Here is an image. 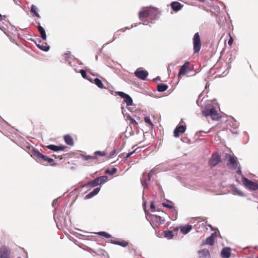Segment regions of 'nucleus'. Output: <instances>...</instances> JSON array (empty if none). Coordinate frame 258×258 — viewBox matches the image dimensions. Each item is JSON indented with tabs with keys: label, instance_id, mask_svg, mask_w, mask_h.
Segmentation results:
<instances>
[{
	"label": "nucleus",
	"instance_id": "13",
	"mask_svg": "<svg viewBox=\"0 0 258 258\" xmlns=\"http://www.w3.org/2000/svg\"><path fill=\"white\" fill-rule=\"evenodd\" d=\"M200 258H211L210 252L208 249H203L198 252Z\"/></svg>",
	"mask_w": 258,
	"mask_h": 258
},
{
	"label": "nucleus",
	"instance_id": "6",
	"mask_svg": "<svg viewBox=\"0 0 258 258\" xmlns=\"http://www.w3.org/2000/svg\"><path fill=\"white\" fill-rule=\"evenodd\" d=\"M221 162V156L217 153L212 155L209 160V164L212 167H214Z\"/></svg>",
	"mask_w": 258,
	"mask_h": 258
},
{
	"label": "nucleus",
	"instance_id": "14",
	"mask_svg": "<svg viewBox=\"0 0 258 258\" xmlns=\"http://www.w3.org/2000/svg\"><path fill=\"white\" fill-rule=\"evenodd\" d=\"M170 6L171 9L175 12H178L183 7L182 5L178 2H172Z\"/></svg>",
	"mask_w": 258,
	"mask_h": 258
},
{
	"label": "nucleus",
	"instance_id": "62",
	"mask_svg": "<svg viewBox=\"0 0 258 258\" xmlns=\"http://www.w3.org/2000/svg\"><path fill=\"white\" fill-rule=\"evenodd\" d=\"M3 20V16L0 13V21H2Z\"/></svg>",
	"mask_w": 258,
	"mask_h": 258
},
{
	"label": "nucleus",
	"instance_id": "7",
	"mask_svg": "<svg viewBox=\"0 0 258 258\" xmlns=\"http://www.w3.org/2000/svg\"><path fill=\"white\" fill-rule=\"evenodd\" d=\"M11 253L9 247L2 246L0 249V258H10Z\"/></svg>",
	"mask_w": 258,
	"mask_h": 258
},
{
	"label": "nucleus",
	"instance_id": "38",
	"mask_svg": "<svg viewBox=\"0 0 258 258\" xmlns=\"http://www.w3.org/2000/svg\"><path fill=\"white\" fill-rule=\"evenodd\" d=\"M229 161L230 163L232 165H233L236 163V160L235 157L233 156H230L229 159Z\"/></svg>",
	"mask_w": 258,
	"mask_h": 258
},
{
	"label": "nucleus",
	"instance_id": "48",
	"mask_svg": "<svg viewBox=\"0 0 258 258\" xmlns=\"http://www.w3.org/2000/svg\"><path fill=\"white\" fill-rule=\"evenodd\" d=\"M202 96H203L202 93H201L199 95L198 99L197 100V104H198V106H200L199 102L200 100L201 99V98L202 97ZM202 99H203V98H202Z\"/></svg>",
	"mask_w": 258,
	"mask_h": 258
},
{
	"label": "nucleus",
	"instance_id": "41",
	"mask_svg": "<svg viewBox=\"0 0 258 258\" xmlns=\"http://www.w3.org/2000/svg\"><path fill=\"white\" fill-rule=\"evenodd\" d=\"M95 155L94 156H96V155H99L100 156H104L105 155L106 153L105 152H101V151H96L95 153Z\"/></svg>",
	"mask_w": 258,
	"mask_h": 258
},
{
	"label": "nucleus",
	"instance_id": "28",
	"mask_svg": "<svg viewBox=\"0 0 258 258\" xmlns=\"http://www.w3.org/2000/svg\"><path fill=\"white\" fill-rule=\"evenodd\" d=\"M41 160H43V161H46L48 163L50 164L51 165H55V164L54 163V160L53 159L49 158L47 157L46 155H43L42 159Z\"/></svg>",
	"mask_w": 258,
	"mask_h": 258
},
{
	"label": "nucleus",
	"instance_id": "42",
	"mask_svg": "<svg viewBox=\"0 0 258 258\" xmlns=\"http://www.w3.org/2000/svg\"><path fill=\"white\" fill-rule=\"evenodd\" d=\"M58 199L57 198L53 200V201L52 203V206L54 208H55V207L58 205Z\"/></svg>",
	"mask_w": 258,
	"mask_h": 258
},
{
	"label": "nucleus",
	"instance_id": "12",
	"mask_svg": "<svg viewBox=\"0 0 258 258\" xmlns=\"http://www.w3.org/2000/svg\"><path fill=\"white\" fill-rule=\"evenodd\" d=\"M189 65V62L188 61H186L179 69L178 72V77L181 75H184L185 73L188 72V67Z\"/></svg>",
	"mask_w": 258,
	"mask_h": 258
},
{
	"label": "nucleus",
	"instance_id": "60",
	"mask_svg": "<svg viewBox=\"0 0 258 258\" xmlns=\"http://www.w3.org/2000/svg\"><path fill=\"white\" fill-rule=\"evenodd\" d=\"M115 35H116V33H115V34L113 37L112 41L115 40L116 39V38H117V37L115 36Z\"/></svg>",
	"mask_w": 258,
	"mask_h": 258
},
{
	"label": "nucleus",
	"instance_id": "56",
	"mask_svg": "<svg viewBox=\"0 0 258 258\" xmlns=\"http://www.w3.org/2000/svg\"><path fill=\"white\" fill-rule=\"evenodd\" d=\"M86 79L89 80L90 82H93V80L91 77H87V78H86Z\"/></svg>",
	"mask_w": 258,
	"mask_h": 258
},
{
	"label": "nucleus",
	"instance_id": "35",
	"mask_svg": "<svg viewBox=\"0 0 258 258\" xmlns=\"http://www.w3.org/2000/svg\"><path fill=\"white\" fill-rule=\"evenodd\" d=\"M230 125L234 128H236L238 126L239 123L233 118L232 120L230 121Z\"/></svg>",
	"mask_w": 258,
	"mask_h": 258
},
{
	"label": "nucleus",
	"instance_id": "59",
	"mask_svg": "<svg viewBox=\"0 0 258 258\" xmlns=\"http://www.w3.org/2000/svg\"><path fill=\"white\" fill-rule=\"evenodd\" d=\"M166 201L168 203H169V204H171L172 205H174L173 203L170 201V200H166Z\"/></svg>",
	"mask_w": 258,
	"mask_h": 258
},
{
	"label": "nucleus",
	"instance_id": "5",
	"mask_svg": "<svg viewBox=\"0 0 258 258\" xmlns=\"http://www.w3.org/2000/svg\"><path fill=\"white\" fill-rule=\"evenodd\" d=\"M134 74L137 78L142 80H145L148 76V72L140 68L135 72Z\"/></svg>",
	"mask_w": 258,
	"mask_h": 258
},
{
	"label": "nucleus",
	"instance_id": "17",
	"mask_svg": "<svg viewBox=\"0 0 258 258\" xmlns=\"http://www.w3.org/2000/svg\"><path fill=\"white\" fill-rule=\"evenodd\" d=\"M38 44H36V46L38 48H39L41 50L47 52L50 49V46L47 44L46 43H45V45L43 44H40V42L41 40L40 39H38Z\"/></svg>",
	"mask_w": 258,
	"mask_h": 258
},
{
	"label": "nucleus",
	"instance_id": "21",
	"mask_svg": "<svg viewBox=\"0 0 258 258\" xmlns=\"http://www.w3.org/2000/svg\"><path fill=\"white\" fill-rule=\"evenodd\" d=\"M99 185V181H98V180L96 178L88 182L87 183H86L84 186L85 187H95L96 186H97Z\"/></svg>",
	"mask_w": 258,
	"mask_h": 258
},
{
	"label": "nucleus",
	"instance_id": "46",
	"mask_svg": "<svg viewBox=\"0 0 258 258\" xmlns=\"http://www.w3.org/2000/svg\"><path fill=\"white\" fill-rule=\"evenodd\" d=\"M236 172H237L238 174H239V175H241V177H242V175H242V171H241V169L240 166L238 167V168H237V170H236Z\"/></svg>",
	"mask_w": 258,
	"mask_h": 258
},
{
	"label": "nucleus",
	"instance_id": "53",
	"mask_svg": "<svg viewBox=\"0 0 258 258\" xmlns=\"http://www.w3.org/2000/svg\"><path fill=\"white\" fill-rule=\"evenodd\" d=\"M232 43H233V39L231 37H230V38L229 39V40L228 41V44L229 45H231Z\"/></svg>",
	"mask_w": 258,
	"mask_h": 258
},
{
	"label": "nucleus",
	"instance_id": "49",
	"mask_svg": "<svg viewBox=\"0 0 258 258\" xmlns=\"http://www.w3.org/2000/svg\"><path fill=\"white\" fill-rule=\"evenodd\" d=\"M150 209L152 210V212H154L155 211V206L153 202H152L150 204Z\"/></svg>",
	"mask_w": 258,
	"mask_h": 258
},
{
	"label": "nucleus",
	"instance_id": "30",
	"mask_svg": "<svg viewBox=\"0 0 258 258\" xmlns=\"http://www.w3.org/2000/svg\"><path fill=\"white\" fill-rule=\"evenodd\" d=\"M96 234L98 235L105 237L106 238H110L111 237V235L105 231H100L96 233Z\"/></svg>",
	"mask_w": 258,
	"mask_h": 258
},
{
	"label": "nucleus",
	"instance_id": "64",
	"mask_svg": "<svg viewBox=\"0 0 258 258\" xmlns=\"http://www.w3.org/2000/svg\"><path fill=\"white\" fill-rule=\"evenodd\" d=\"M34 43L36 44H38V40H36V41H34Z\"/></svg>",
	"mask_w": 258,
	"mask_h": 258
},
{
	"label": "nucleus",
	"instance_id": "63",
	"mask_svg": "<svg viewBox=\"0 0 258 258\" xmlns=\"http://www.w3.org/2000/svg\"><path fill=\"white\" fill-rule=\"evenodd\" d=\"M128 128H130L131 131L132 130V127H131V126H130V127H128V126H127L125 132H127V130Z\"/></svg>",
	"mask_w": 258,
	"mask_h": 258
},
{
	"label": "nucleus",
	"instance_id": "58",
	"mask_svg": "<svg viewBox=\"0 0 258 258\" xmlns=\"http://www.w3.org/2000/svg\"><path fill=\"white\" fill-rule=\"evenodd\" d=\"M70 54H71V52H70V51H68L67 52H66V53L64 54V55L66 56H68V55H70Z\"/></svg>",
	"mask_w": 258,
	"mask_h": 258
},
{
	"label": "nucleus",
	"instance_id": "55",
	"mask_svg": "<svg viewBox=\"0 0 258 258\" xmlns=\"http://www.w3.org/2000/svg\"><path fill=\"white\" fill-rule=\"evenodd\" d=\"M116 153V151L115 150H113L110 154V156H113Z\"/></svg>",
	"mask_w": 258,
	"mask_h": 258
},
{
	"label": "nucleus",
	"instance_id": "19",
	"mask_svg": "<svg viewBox=\"0 0 258 258\" xmlns=\"http://www.w3.org/2000/svg\"><path fill=\"white\" fill-rule=\"evenodd\" d=\"M38 30L39 31V32L41 35V37L42 40H46L47 38V36L46 34L45 31L44 29L43 28L42 26H41L40 24L37 26Z\"/></svg>",
	"mask_w": 258,
	"mask_h": 258
},
{
	"label": "nucleus",
	"instance_id": "26",
	"mask_svg": "<svg viewBox=\"0 0 258 258\" xmlns=\"http://www.w3.org/2000/svg\"><path fill=\"white\" fill-rule=\"evenodd\" d=\"M37 11H38L37 8L35 6H34L33 5L31 6V9H30L31 13H32L34 15V16H36V17H37L38 18H40V16L38 13Z\"/></svg>",
	"mask_w": 258,
	"mask_h": 258
},
{
	"label": "nucleus",
	"instance_id": "32",
	"mask_svg": "<svg viewBox=\"0 0 258 258\" xmlns=\"http://www.w3.org/2000/svg\"><path fill=\"white\" fill-rule=\"evenodd\" d=\"M164 237L168 239H171L173 237V234L172 231H165L164 232Z\"/></svg>",
	"mask_w": 258,
	"mask_h": 258
},
{
	"label": "nucleus",
	"instance_id": "50",
	"mask_svg": "<svg viewBox=\"0 0 258 258\" xmlns=\"http://www.w3.org/2000/svg\"><path fill=\"white\" fill-rule=\"evenodd\" d=\"M217 234L216 232H214L212 233L210 235L211 237L213 238V239H215V238L217 237Z\"/></svg>",
	"mask_w": 258,
	"mask_h": 258
},
{
	"label": "nucleus",
	"instance_id": "10",
	"mask_svg": "<svg viewBox=\"0 0 258 258\" xmlns=\"http://www.w3.org/2000/svg\"><path fill=\"white\" fill-rule=\"evenodd\" d=\"M231 248L225 247L221 251V256L222 258H229L231 255Z\"/></svg>",
	"mask_w": 258,
	"mask_h": 258
},
{
	"label": "nucleus",
	"instance_id": "22",
	"mask_svg": "<svg viewBox=\"0 0 258 258\" xmlns=\"http://www.w3.org/2000/svg\"><path fill=\"white\" fill-rule=\"evenodd\" d=\"M191 226L190 225H187L183 226H182L180 229V231L183 234H187L191 229Z\"/></svg>",
	"mask_w": 258,
	"mask_h": 258
},
{
	"label": "nucleus",
	"instance_id": "25",
	"mask_svg": "<svg viewBox=\"0 0 258 258\" xmlns=\"http://www.w3.org/2000/svg\"><path fill=\"white\" fill-rule=\"evenodd\" d=\"M93 82L98 88L101 89H106L102 81L99 78H95L93 80Z\"/></svg>",
	"mask_w": 258,
	"mask_h": 258
},
{
	"label": "nucleus",
	"instance_id": "29",
	"mask_svg": "<svg viewBox=\"0 0 258 258\" xmlns=\"http://www.w3.org/2000/svg\"><path fill=\"white\" fill-rule=\"evenodd\" d=\"M214 244V239L210 236L208 237L205 241L203 242V244H209L210 245H213Z\"/></svg>",
	"mask_w": 258,
	"mask_h": 258
},
{
	"label": "nucleus",
	"instance_id": "34",
	"mask_svg": "<svg viewBox=\"0 0 258 258\" xmlns=\"http://www.w3.org/2000/svg\"><path fill=\"white\" fill-rule=\"evenodd\" d=\"M46 148L49 150H51L54 152H58V146L55 145H49L47 146Z\"/></svg>",
	"mask_w": 258,
	"mask_h": 258
},
{
	"label": "nucleus",
	"instance_id": "15",
	"mask_svg": "<svg viewBox=\"0 0 258 258\" xmlns=\"http://www.w3.org/2000/svg\"><path fill=\"white\" fill-rule=\"evenodd\" d=\"M150 15V12L148 10L141 11L139 12V17L141 21H144L145 18H148Z\"/></svg>",
	"mask_w": 258,
	"mask_h": 258
},
{
	"label": "nucleus",
	"instance_id": "20",
	"mask_svg": "<svg viewBox=\"0 0 258 258\" xmlns=\"http://www.w3.org/2000/svg\"><path fill=\"white\" fill-rule=\"evenodd\" d=\"M64 142L66 143L69 146H73L74 142L73 139L69 135H66L63 137Z\"/></svg>",
	"mask_w": 258,
	"mask_h": 258
},
{
	"label": "nucleus",
	"instance_id": "9",
	"mask_svg": "<svg viewBox=\"0 0 258 258\" xmlns=\"http://www.w3.org/2000/svg\"><path fill=\"white\" fill-rule=\"evenodd\" d=\"M186 130L185 125H180L176 126L174 130V136L175 138H178L179 136V133H183Z\"/></svg>",
	"mask_w": 258,
	"mask_h": 258
},
{
	"label": "nucleus",
	"instance_id": "45",
	"mask_svg": "<svg viewBox=\"0 0 258 258\" xmlns=\"http://www.w3.org/2000/svg\"><path fill=\"white\" fill-rule=\"evenodd\" d=\"M121 112H122V113L123 114V115H124V116H125V113H127L126 112V110L125 109H124V105L123 103H122L121 105Z\"/></svg>",
	"mask_w": 258,
	"mask_h": 258
},
{
	"label": "nucleus",
	"instance_id": "39",
	"mask_svg": "<svg viewBox=\"0 0 258 258\" xmlns=\"http://www.w3.org/2000/svg\"><path fill=\"white\" fill-rule=\"evenodd\" d=\"M80 73L82 77L83 78H84V79L87 78L88 76H87V73L85 70L82 69L80 71Z\"/></svg>",
	"mask_w": 258,
	"mask_h": 258
},
{
	"label": "nucleus",
	"instance_id": "57",
	"mask_svg": "<svg viewBox=\"0 0 258 258\" xmlns=\"http://www.w3.org/2000/svg\"><path fill=\"white\" fill-rule=\"evenodd\" d=\"M125 116L128 119L131 117V115H130V114H128V113H125Z\"/></svg>",
	"mask_w": 258,
	"mask_h": 258
},
{
	"label": "nucleus",
	"instance_id": "44",
	"mask_svg": "<svg viewBox=\"0 0 258 258\" xmlns=\"http://www.w3.org/2000/svg\"><path fill=\"white\" fill-rule=\"evenodd\" d=\"M130 28L127 27H124L122 29H121L120 30H118L116 32V35H118L120 34L119 33V32L120 31H121V32H124L125 30H129Z\"/></svg>",
	"mask_w": 258,
	"mask_h": 258
},
{
	"label": "nucleus",
	"instance_id": "16",
	"mask_svg": "<svg viewBox=\"0 0 258 258\" xmlns=\"http://www.w3.org/2000/svg\"><path fill=\"white\" fill-rule=\"evenodd\" d=\"M110 243L113 244L120 245L123 247H126L128 245V242L122 239L120 240H116L112 239L110 240Z\"/></svg>",
	"mask_w": 258,
	"mask_h": 258
},
{
	"label": "nucleus",
	"instance_id": "40",
	"mask_svg": "<svg viewBox=\"0 0 258 258\" xmlns=\"http://www.w3.org/2000/svg\"><path fill=\"white\" fill-rule=\"evenodd\" d=\"M162 206L164 207H166L167 208H168V209H172L174 207V205H172L171 204H166L165 203H163L162 204Z\"/></svg>",
	"mask_w": 258,
	"mask_h": 258
},
{
	"label": "nucleus",
	"instance_id": "36",
	"mask_svg": "<svg viewBox=\"0 0 258 258\" xmlns=\"http://www.w3.org/2000/svg\"><path fill=\"white\" fill-rule=\"evenodd\" d=\"M82 158L85 160H95L96 159L97 157L96 156H90V155H83Z\"/></svg>",
	"mask_w": 258,
	"mask_h": 258
},
{
	"label": "nucleus",
	"instance_id": "8",
	"mask_svg": "<svg viewBox=\"0 0 258 258\" xmlns=\"http://www.w3.org/2000/svg\"><path fill=\"white\" fill-rule=\"evenodd\" d=\"M30 154L33 158L37 161L38 160L42 159L44 155L43 154H41L37 149L34 148L30 151Z\"/></svg>",
	"mask_w": 258,
	"mask_h": 258
},
{
	"label": "nucleus",
	"instance_id": "61",
	"mask_svg": "<svg viewBox=\"0 0 258 258\" xmlns=\"http://www.w3.org/2000/svg\"><path fill=\"white\" fill-rule=\"evenodd\" d=\"M131 135H132V134H131V133H130V134H129L128 136H126V135H125V136H124V137H125L126 138H128V137L131 136Z\"/></svg>",
	"mask_w": 258,
	"mask_h": 258
},
{
	"label": "nucleus",
	"instance_id": "31",
	"mask_svg": "<svg viewBox=\"0 0 258 258\" xmlns=\"http://www.w3.org/2000/svg\"><path fill=\"white\" fill-rule=\"evenodd\" d=\"M97 179L98 180L99 184L100 185L105 182L108 180V176L105 175L100 176L97 177Z\"/></svg>",
	"mask_w": 258,
	"mask_h": 258
},
{
	"label": "nucleus",
	"instance_id": "23",
	"mask_svg": "<svg viewBox=\"0 0 258 258\" xmlns=\"http://www.w3.org/2000/svg\"><path fill=\"white\" fill-rule=\"evenodd\" d=\"M168 89V86L163 83L159 84L157 86V90L159 92H163Z\"/></svg>",
	"mask_w": 258,
	"mask_h": 258
},
{
	"label": "nucleus",
	"instance_id": "1",
	"mask_svg": "<svg viewBox=\"0 0 258 258\" xmlns=\"http://www.w3.org/2000/svg\"><path fill=\"white\" fill-rule=\"evenodd\" d=\"M202 114L206 117L210 116L214 120H218L220 117L215 107L210 104H207L204 107L202 111Z\"/></svg>",
	"mask_w": 258,
	"mask_h": 258
},
{
	"label": "nucleus",
	"instance_id": "4",
	"mask_svg": "<svg viewBox=\"0 0 258 258\" xmlns=\"http://www.w3.org/2000/svg\"><path fill=\"white\" fill-rule=\"evenodd\" d=\"M242 183L244 186L250 190L255 191L258 189V184L250 180L244 175H242Z\"/></svg>",
	"mask_w": 258,
	"mask_h": 258
},
{
	"label": "nucleus",
	"instance_id": "54",
	"mask_svg": "<svg viewBox=\"0 0 258 258\" xmlns=\"http://www.w3.org/2000/svg\"><path fill=\"white\" fill-rule=\"evenodd\" d=\"M160 77H157L156 78L153 79V81H160Z\"/></svg>",
	"mask_w": 258,
	"mask_h": 258
},
{
	"label": "nucleus",
	"instance_id": "47",
	"mask_svg": "<svg viewBox=\"0 0 258 258\" xmlns=\"http://www.w3.org/2000/svg\"><path fill=\"white\" fill-rule=\"evenodd\" d=\"M66 148H67V147L63 145L58 146V151H63Z\"/></svg>",
	"mask_w": 258,
	"mask_h": 258
},
{
	"label": "nucleus",
	"instance_id": "11",
	"mask_svg": "<svg viewBox=\"0 0 258 258\" xmlns=\"http://www.w3.org/2000/svg\"><path fill=\"white\" fill-rule=\"evenodd\" d=\"M153 171V170H151L150 172L147 175V178L144 179V178H142L141 179V182L142 183V186L144 187V188H147L148 187V183L147 182L150 181L151 178V175L152 174V172Z\"/></svg>",
	"mask_w": 258,
	"mask_h": 258
},
{
	"label": "nucleus",
	"instance_id": "18",
	"mask_svg": "<svg viewBox=\"0 0 258 258\" xmlns=\"http://www.w3.org/2000/svg\"><path fill=\"white\" fill-rule=\"evenodd\" d=\"M100 190V187H96L93 189V191L86 195L85 197V199H89L97 195Z\"/></svg>",
	"mask_w": 258,
	"mask_h": 258
},
{
	"label": "nucleus",
	"instance_id": "52",
	"mask_svg": "<svg viewBox=\"0 0 258 258\" xmlns=\"http://www.w3.org/2000/svg\"><path fill=\"white\" fill-rule=\"evenodd\" d=\"M129 119L131 120L132 123L137 124V122L132 117Z\"/></svg>",
	"mask_w": 258,
	"mask_h": 258
},
{
	"label": "nucleus",
	"instance_id": "27",
	"mask_svg": "<svg viewBox=\"0 0 258 258\" xmlns=\"http://www.w3.org/2000/svg\"><path fill=\"white\" fill-rule=\"evenodd\" d=\"M231 187L234 189V190L236 192L237 195L239 196L243 197L246 196V195L242 191L238 189L234 184H231Z\"/></svg>",
	"mask_w": 258,
	"mask_h": 258
},
{
	"label": "nucleus",
	"instance_id": "43",
	"mask_svg": "<svg viewBox=\"0 0 258 258\" xmlns=\"http://www.w3.org/2000/svg\"><path fill=\"white\" fill-rule=\"evenodd\" d=\"M171 210L173 215L174 216V220H176L177 216V211L174 207Z\"/></svg>",
	"mask_w": 258,
	"mask_h": 258
},
{
	"label": "nucleus",
	"instance_id": "3",
	"mask_svg": "<svg viewBox=\"0 0 258 258\" xmlns=\"http://www.w3.org/2000/svg\"><path fill=\"white\" fill-rule=\"evenodd\" d=\"M193 49L195 53H198L201 48V42L200 34L196 33L192 38Z\"/></svg>",
	"mask_w": 258,
	"mask_h": 258
},
{
	"label": "nucleus",
	"instance_id": "33",
	"mask_svg": "<svg viewBox=\"0 0 258 258\" xmlns=\"http://www.w3.org/2000/svg\"><path fill=\"white\" fill-rule=\"evenodd\" d=\"M117 171V169L115 167L112 168L111 170L109 169H107L105 170V173L106 174H109L110 175H113L115 174Z\"/></svg>",
	"mask_w": 258,
	"mask_h": 258
},
{
	"label": "nucleus",
	"instance_id": "2",
	"mask_svg": "<svg viewBox=\"0 0 258 258\" xmlns=\"http://www.w3.org/2000/svg\"><path fill=\"white\" fill-rule=\"evenodd\" d=\"M115 95H118L120 96L121 98L123 99V104H126V106L128 107L130 106L133 105V100L132 98L127 94L121 92V91H116L115 92ZM128 110H130V108H127Z\"/></svg>",
	"mask_w": 258,
	"mask_h": 258
},
{
	"label": "nucleus",
	"instance_id": "51",
	"mask_svg": "<svg viewBox=\"0 0 258 258\" xmlns=\"http://www.w3.org/2000/svg\"><path fill=\"white\" fill-rule=\"evenodd\" d=\"M135 151H136V150L133 151H132V152L127 153L126 154V157L128 158L129 157H130L135 152Z\"/></svg>",
	"mask_w": 258,
	"mask_h": 258
},
{
	"label": "nucleus",
	"instance_id": "24",
	"mask_svg": "<svg viewBox=\"0 0 258 258\" xmlns=\"http://www.w3.org/2000/svg\"><path fill=\"white\" fill-rule=\"evenodd\" d=\"M152 218L156 221L159 224H162L165 222V219L160 216L152 215Z\"/></svg>",
	"mask_w": 258,
	"mask_h": 258
},
{
	"label": "nucleus",
	"instance_id": "37",
	"mask_svg": "<svg viewBox=\"0 0 258 258\" xmlns=\"http://www.w3.org/2000/svg\"><path fill=\"white\" fill-rule=\"evenodd\" d=\"M144 120L147 123L150 124L152 127H154V124L152 122L150 118L148 116H146L144 117Z\"/></svg>",
	"mask_w": 258,
	"mask_h": 258
}]
</instances>
